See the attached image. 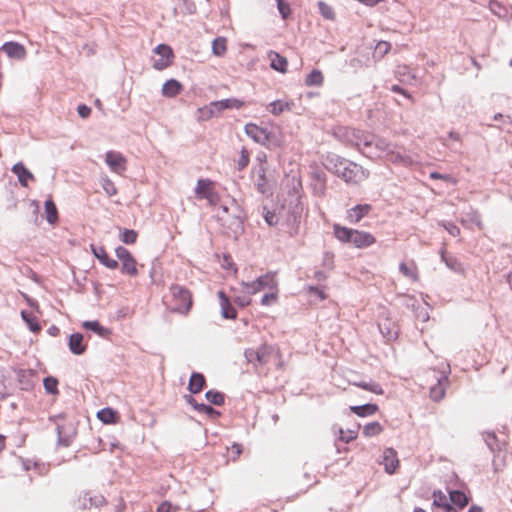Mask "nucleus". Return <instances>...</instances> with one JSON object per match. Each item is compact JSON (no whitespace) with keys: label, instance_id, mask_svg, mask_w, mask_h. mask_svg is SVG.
<instances>
[{"label":"nucleus","instance_id":"obj_14","mask_svg":"<svg viewBox=\"0 0 512 512\" xmlns=\"http://www.w3.org/2000/svg\"><path fill=\"white\" fill-rule=\"evenodd\" d=\"M378 328L383 337L388 341L395 340L398 337V326L389 318L381 319L378 323Z\"/></svg>","mask_w":512,"mask_h":512},{"label":"nucleus","instance_id":"obj_64","mask_svg":"<svg viewBox=\"0 0 512 512\" xmlns=\"http://www.w3.org/2000/svg\"><path fill=\"white\" fill-rule=\"evenodd\" d=\"M77 112L81 118H88L91 114V108L86 104H80L77 107Z\"/></svg>","mask_w":512,"mask_h":512},{"label":"nucleus","instance_id":"obj_35","mask_svg":"<svg viewBox=\"0 0 512 512\" xmlns=\"http://www.w3.org/2000/svg\"><path fill=\"white\" fill-rule=\"evenodd\" d=\"M45 213H46V220L49 224H56L58 222V210L57 207L52 199H47L45 201Z\"/></svg>","mask_w":512,"mask_h":512},{"label":"nucleus","instance_id":"obj_57","mask_svg":"<svg viewBox=\"0 0 512 512\" xmlns=\"http://www.w3.org/2000/svg\"><path fill=\"white\" fill-rule=\"evenodd\" d=\"M264 220L269 226H274L278 223V217L275 212H272L264 207L263 213Z\"/></svg>","mask_w":512,"mask_h":512},{"label":"nucleus","instance_id":"obj_1","mask_svg":"<svg viewBox=\"0 0 512 512\" xmlns=\"http://www.w3.org/2000/svg\"><path fill=\"white\" fill-rule=\"evenodd\" d=\"M326 161L328 168L346 183L356 184L368 176L361 165L341 156L332 154L327 156Z\"/></svg>","mask_w":512,"mask_h":512},{"label":"nucleus","instance_id":"obj_41","mask_svg":"<svg viewBox=\"0 0 512 512\" xmlns=\"http://www.w3.org/2000/svg\"><path fill=\"white\" fill-rule=\"evenodd\" d=\"M121 272L123 274H127L129 276L135 277L138 274L137 270V262L135 258L132 256L129 259H126L125 261L121 262Z\"/></svg>","mask_w":512,"mask_h":512},{"label":"nucleus","instance_id":"obj_30","mask_svg":"<svg viewBox=\"0 0 512 512\" xmlns=\"http://www.w3.org/2000/svg\"><path fill=\"white\" fill-rule=\"evenodd\" d=\"M448 381L446 376H443L438 379L437 383L433 385L430 388V398L435 401L439 402L442 400L445 396V383Z\"/></svg>","mask_w":512,"mask_h":512},{"label":"nucleus","instance_id":"obj_10","mask_svg":"<svg viewBox=\"0 0 512 512\" xmlns=\"http://www.w3.org/2000/svg\"><path fill=\"white\" fill-rule=\"evenodd\" d=\"M244 130L246 135L258 144L266 145L270 140V133L268 130L254 123H247Z\"/></svg>","mask_w":512,"mask_h":512},{"label":"nucleus","instance_id":"obj_15","mask_svg":"<svg viewBox=\"0 0 512 512\" xmlns=\"http://www.w3.org/2000/svg\"><path fill=\"white\" fill-rule=\"evenodd\" d=\"M346 136L348 141L356 147L363 155L366 154L367 148L364 147V138L370 137L371 135L366 134L361 130L347 129Z\"/></svg>","mask_w":512,"mask_h":512},{"label":"nucleus","instance_id":"obj_45","mask_svg":"<svg viewBox=\"0 0 512 512\" xmlns=\"http://www.w3.org/2000/svg\"><path fill=\"white\" fill-rule=\"evenodd\" d=\"M101 186L108 197H112L117 194V188L114 182L108 176L101 178Z\"/></svg>","mask_w":512,"mask_h":512},{"label":"nucleus","instance_id":"obj_55","mask_svg":"<svg viewBox=\"0 0 512 512\" xmlns=\"http://www.w3.org/2000/svg\"><path fill=\"white\" fill-rule=\"evenodd\" d=\"M489 8L492 11V13H494L498 17L505 16V13H506L505 8L498 1L491 0L489 3Z\"/></svg>","mask_w":512,"mask_h":512},{"label":"nucleus","instance_id":"obj_6","mask_svg":"<svg viewBox=\"0 0 512 512\" xmlns=\"http://www.w3.org/2000/svg\"><path fill=\"white\" fill-rule=\"evenodd\" d=\"M273 348L270 345L263 344L258 349L248 348L244 351V356L249 364L253 365L256 372L259 368L266 365L270 361Z\"/></svg>","mask_w":512,"mask_h":512},{"label":"nucleus","instance_id":"obj_26","mask_svg":"<svg viewBox=\"0 0 512 512\" xmlns=\"http://www.w3.org/2000/svg\"><path fill=\"white\" fill-rule=\"evenodd\" d=\"M64 418H65L64 414H58V415L51 416L49 418V420L55 422L57 425L56 431H57V436H58V443L62 446L68 447L71 444V437L69 435H66V433L64 431V426H61L58 423L59 419H64Z\"/></svg>","mask_w":512,"mask_h":512},{"label":"nucleus","instance_id":"obj_9","mask_svg":"<svg viewBox=\"0 0 512 512\" xmlns=\"http://www.w3.org/2000/svg\"><path fill=\"white\" fill-rule=\"evenodd\" d=\"M105 162L112 172L122 174L127 169L126 158L118 151H108L105 154Z\"/></svg>","mask_w":512,"mask_h":512},{"label":"nucleus","instance_id":"obj_27","mask_svg":"<svg viewBox=\"0 0 512 512\" xmlns=\"http://www.w3.org/2000/svg\"><path fill=\"white\" fill-rule=\"evenodd\" d=\"M268 57L271 61L270 66L272 69L281 73L287 71L288 61L285 57L275 51H270Z\"/></svg>","mask_w":512,"mask_h":512},{"label":"nucleus","instance_id":"obj_25","mask_svg":"<svg viewBox=\"0 0 512 512\" xmlns=\"http://www.w3.org/2000/svg\"><path fill=\"white\" fill-rule=\"evenodd\" d=\"M182 90L183 85L176 79H169L162 86V94L167 98L176 97Z\"/></svg>","mask_w":512,"mask_h":512},{"label":"nucleus","instance_id":"obj_38","mask_svg":"<svg viewBox=\"0 0 512 512\" xmlns=\"http://www.w3.org/2000/svg\"><path fill=\"white\" fill-rule=\"evenodd\" d=\"M399 271L413 282L419 280L418 271L416 265L412 262L411 265H407L405 262L399 264Z\"/></svg>","mask_w":512,"mask_h":512},{"label":"nucleus","instance_id":"obj_62","mask_svg":"<svg viewBox=\"0 0 512 512\" xmlns=\"http://www.w3.org/2000/svg\"><path fill=\"white\" fill-rule=\"evenodd\" d=\"M177 511H178V508L173 507L172 504L167 501L161 503L156 510V512H177Z\"/></svg>","mask_w":512,"mask_h":512},{"label":"nucleus","instance_id":"obj_29","mask_svg":"<svg viewBox=\"0 0 512 512\" xmlns=\"http://www.w3.org/2000/svg\"><path fill=\"white\" fill-rule=\"evenodd\" d=\"M441 260L446 264V266L456 272L463 274L464 273V267L463 264L459 261L458 258H456L453 255H449L445 252V250H441Z\"/></svg>","mask_w":512,"mask_h":512},{"label":"nucleus","instance_id":"obj_8","mask_svg":"<svg viewBox=\"0 0 512 512\" xmlns=\"http://www.w3.org/2000/svg\"><path fill=\"white\" fill-rule=\"evenodd\" d=\"M154 52L160 55V58L154 60L153 67L158 70H164L169 67L174 57L172 49L166 44H159Z\"/></svg>","mask_w":512,"mask_h":512},{"label":"nucleus","instance_id":"obj_20","mask_svg":"<svg viewBox=\"0 0 512 512\" xmlns=\"http://www.w3.org/2000/svg\"><path fill=\"white\" fill-rule=\"evenodd\" d=\"M385 159L388 162H391L393 164L402 165L405 167H409L413 165L414 161L409 155H405L401 153L400 151H396L395 148H391V150L386 155Z\"/></svg>","mask_w":512,"mask_h":512},{"label":"nucleus","instance_id":"obj_11","mask_svg":"<svg viewBox=\"0 0 512 512\" xmlns=\"http://www.w3.org/2000/svg\"><path fill=\"white\" fill-rule=\"evenodd\" d=\"M19 387L23 391H30L34 388L37 376L31 369H18L16 371Z\"/></svg>","mask_w":512,"mask_h":512},{"label":"nucleus","instance_id":"obj_42","mask_svg":"<svg viewBox=\"0 0 512 512\" xmlns=\"http://www.w3.org/2000/svg\"><path fill=\"white\" fill-rule=\"evenodd\" d=\"M208 402L216 406H222L225 403V395L216 390H209L205 393Z\"/></svg>","mask_w":512,"mask_h":512},{"label":"nucleus","instance_id":"obj_53","mask_svg":"<svg viewBox=\"0 0 512 512\" xmlns=\"http://www.w3.org/2000/svg\"><path fill=\"white\" fill-rule=\"evenodd\" d=\"M278 11L282 19L286 20L291 14V8L288 2L285 0H276Z\"/></svg>","mask_w":512,"mask_h":512},{"label":"nucleus","instance_id":"obj_33","mask_svg":"<svg viewBox=\"0 0 512 512\" xmlns=\"http://www.w3.org/2000/svg\"><path fill=\"white\" fill-rule=\"evenodd\" d=\"M351 411L359 417L374 415L378 411L376 404L367 403L364 405L352 406Z\"/></svg>","mask_w":512,"mask_h":512},{"label":"nucleus","instance_id":"obj_31","mask_svg":"<svg viewBox=\"0 0 512 512\" xmlns=\"http://www.w3.org/2000/svg\"><path fill=\"white\" fill-rule=\"evenodd\" d=\"M449 500L450 502L457 506L459 509H463L469 503V498L466 494L460 490H451L449 491Z\"/></svg>","mask_w":512,"mask_h":512},{"label":"nucleus","instance_id":"obj_43","mask_svg":"<svg viewBox=\"0 0 512 512\" xmlns=\"http://www.w3.org/2000/svg\"><path fill=\"white\" fill-rule=\"evenodd\" d=\"M383 431L382 425L377 422H370L363 427V435L365 437H372L379 435Z\"/></svg>","mask_w":512,"mask_h":512},{"label":"nucleus","instance_id":"obj_17","mask_svg":"<svg viewBox=\"0 0 512 512\" xmlns=\"http://www.w3.org/2000/svg\"><path fill=\"white\" fill-rule=\"evenodd\" d=\"M327 177L323 171H314L312 173V190L314 195L322 197L325 195Z\"/></svg>","mask_w":512,"mask_h":512},{"label":"nucleus","instance_id":"obj_24","mask_svg":"<svg viewBox=\"0 0 512 512\" xmlns=\"http://www.w3.org/2000/svg\"><path fill=\"white\" fill-rule=\"evenodd\" d=\"M68 346L70 351L75 355H82L87 349V346L83 344V335L78 332L70 335Z\"/></svg>","mask_w":512,"mask_h":512},{"label":"nucleus","instance_id":"obj_50","mask_svg":"<svg viewBox=\"0 0 512 512\" xmlns=\"http://www.w3.org/2000/svg\"><path fill=\"white\" fill-rule=\"evenodd\" d=\"M196 411L207 415L211 419L218 418L221 415L220 412L217 411L216 409H214L212 406L204 404V403H200L198 405Z\"/></svg>","mask_w":512,"mask_h":512},{"label":"nucleus","instance_id":"obj_37","mask_svg":"<svg viewBox=\"0 0 512 512\" xmlns=\"http://www.w3.org/2000/svg\"><path fill=\"white\" fill-rule=\"evenodd\" d=\"M324 76L322 72L318 69H313L305 78V85L308 87L317 86L320 87L323 85Z\"/></svg>","mask_w":512,"mask_h":512},{"label":"nucleus","instance_id":"obj_51","mask_svg":"<svg viewBox=\"0 0 512 512\" xmlns=\"http://www.w3.org/2000/svg\"><path fill=\"white\" fill-rule=\"evenodd\" d=\"M249 161H250V153L245 147H243L240 152V157L237 161V169L239 171L245 169L248 166Z\"/></svg>","mask_w":512,"mask_h":512},{"label":"nucleus","instance_id":"obj_22","mask_svg":"<svg viewBox=\"0 0 512 512\" xmlns=\"http://www.w3.org/2000/svg\"><path fill=\"white\" fill-rule=\"evenodd\" d=\"M206 386V378L202 373L198 372H192L189 383H188V390L191 394H198L200 393L204 387Z\"/></svg>","mask_w":512,"mask_h":512},{"label":"nucleus","instance_id":"obj_44","mask_svg":"<svg viewBox=\"0 0 512 512\" xmlns=\"http://www.w3.org/2000/svg\"><path fill=\"white\" fill-rule=\"evenodd\" d=\"M227 40L224 37H217L212 42V52L216 56H223L226 52Z\"/></svg>","mask_w":512,"mask_h":512},{"label":"nucleus","instance_id":"obj_47","mask_svg":"<svg viewBox=\"0 0 512 512\" xmlns=\"http://www.w3.org/2000/svg\"><path fill=\"white\" fill-rule=\"evenodd\" d=\"M138 233L133 229H123L120 234V240L127 245L134 244L137 240Z\"/></svg>","mask_w":512,"mask_h":512},{"label":"nucleus","instance_id":"obj_58","mask_svg":"<svg viewBox=\"0 0 512 512\" xmlns=\"http://www.w3.org/2000/svg\"><path fill=\"white\" fill-rule=\"evenodd\" d=\"M443 228L453 237L460 235V228L452 222H442Z\"/></svg>","mask_w":512,"mask_h":512},{"label":"nucleus","instance_id":"obj_32","mask_svg":"<svg viewBox=\"0 0 512 512\" xmlns=\"http://www.w3.org/2000/svg\"><path fill=\"white\" fill-rule=\"evenodd\" d=\"M293 106H294L293 102H285L282 100H275L268 105V111L271 114L278 116L286 110L290 111L293 108Z\"/></svg>","mask_w":512,"mask_h":512},{"label":"nucleus","instance_id":"obj_56","mask_svg":"<svg viewBox=\"0 0 512 512\" xmlns=\"http://www.w3.org/2000/svg\"><path fill=\"white\" fill-rule=\"evenodd\" d=\"M212 182L208 179H199L197 181V186L195 188V193L197 195H203L205 191L210 187Z\"/></svg>","mask_w":512,"mask_h":512},{"label":"nucleus","instance_id":"obj_13","mask_svg":"<svg viewBox=\"0 0 512 512\" xmlns=\"http://www.w3.org/2000/svg\"><path fill=\"white\" fill-rule=\"evenodd\" d=\"M380 464L384 465V469L388 474H393L399 465L397 452L393 448H386L383 451L382 460Z\"/></svg>","mask_w":512,"mask_h":512},{"label":"nucleus","instance_id":"obj_4","mask_svg":"<svg viewBox=\"0 0 512 512\" xmlns=\"http://www.w3.org/2000/svg\"><path fill=\"white\" fill-rule=\"evenodd\" d=\"M364 147L367 148L365 156L373 157H386L391 148H396L394 144L384 138L371 135L364 138Z\"/></svg>","mask_w":512,"mask_h":512},{"label":"nucleus","instance_id":"obj_23","mask_svg":"<svg viewBox=\"0 0 512 512\" xmlns=\"http://www.w3.org/2000/svg\"><path fill=\"white\" fill-rule=\"evenodd\" d=\"M12 172L17 175L18 181L23 187L28 186V180H33L34 175L24 166L22 162L13 165Z\"/></svg>","mask_w":512,"mask_h":512},{"label":"nucleus","instance_id":"obj_12","mask_svg":"<svg viewBox=\"0 0 512 512\" xmlns=\"http://www.w3.org/2000/svg\"><path fill=\"white\" fill-rule=\"evenodd\" d=\"M1 50L5 52L9 58L15 60H24L27 55L25 47L22 44L14 41L5 42L2 45Z\"/></svg>","mask_w":512,"mask_h":512},{"label":"nucleus","instance_id":"obj_46","mask_svg":"<svg viewBox=\"0 0 512 512\" xmlns=\"http://www.w3.org/2000/svg\"><path fill=\"white\" fill-rule=\"evenodd\" d=\"M44 388L48 394L56 395L58 391V380L52 376H48L43 380Z\"/></svg>","mask_w":512,"mask_h":512},{"label":"nucleus","instance_id":"obj_36","mask_svg":"<svg viewBox=\"0 0 512 512\" xmlns=\"http://www.w3.org/2000/svg\"><path fill=\"white\" fill-rule=\"evenodd\" d=\"M97 417L104 424H113L118 419V413L114 409L106 407L97 413Z\"/></svg>","mask_w":512,"mask_h":512},{"label":"nucleus","instance_id":"obj_48","mask_svg":"<svg viewBox=\"0 0 512 512\" xmlns=\"http://www.w3.org/2000/svg\"><path fill=\"white\" fill-rule=\"evenodd\" d=\"M318 8H319V12L323 16V18L328 19V20L335 19L334 9L330 5L325 3L324 1L318 2Z\"/></svg>","mask_w":512,"mask_h":512},{"label":"nucleus","instance_id":"obj_28","mask_svg":"<svg viewBox=\"0 0 512 512\" xmlns=\"http://www.w3.org/2000/svg\"><path fill=\"white\" fill-rule=\"evenodd\" d=\"M82 327L85 330L93 331L98 336H100V337H102L104 339L109 338V336L111 335V330L109 328H106V327L102 326L99 323V321H97V320H94V321H84L82 323Z\"/></svg>","mask_w":512,"mask_h":512},{"label":"nucleus","instance_id":"obj_18","mask_svg":"<svg viewBox=\"0 0 512 512\" xmlns=\"http://www.w3.org/2000/svg\"><path fill=\"white\" fill-rule=\"evenodd\" d=\"M483 438L487 447L494 455L502 452L506 448V442L499 440L494 432H485Z\"/></svg>","mask_w":512,"mask_h":512},{"label":"nucleus","instance_id":"obj_49","mask_svg":"<svg viewBox=\"0 0 512 512\" xmlns=\"http://www.w3.org/2000/svg\"><path fill=\"white\" fill-rule=\"evenodd\" d=\"M355 385L364 390L370 391V392L378 394V395L383 394V389L381 388V386L374 381L359 382V383H355Z\"/></svg>","mask_w":512,"mask_h":512},{"label":"nucleus","instance_id":"obj_60","mask_svg":"<svg viewBox=\"0 0 512 512\" xmlns=\"http://www.w3.org/2000/svg\"><path fill=\"white\" fill-rule=\"evenodd\" d=\"M107 504V500L103 495H95L91 496V499H89V505H92L94 507H102Z\"/></svg>","mask_w":512,"mask_h":512},{"label":"nucleus","instance_id":"obj_63","mask_svg":"<svg viewBox=\"0 0 512 512\" xmlns=\"http://www.w3.org/2000/svg\"><path fill=\"white\" fill-rule=\"evenodd\" d=\"M89 499H91V496L89 493H84L80 498H79V507L80 509L82 510H86V509H89L92 507V505H89Z\"/></svg>","mask_w":512,"mask_h":512},{"label":"nucleus","instance_id":"obj_16","mask_svg":"<svg viewBox=\"0 0 512 512\" xmlns=\"http://www.w3.org/2000/svg\"><path fill=\"white\" fill-rule=\"evenodd\" d=\"M372 210L370 204H358L347 211V219L350 223H358Z\"/></svg>","mask_w":512,"mask_h":512},{"label":"nucleus","instance_id":"obj_3","mask_svg":"<svg viewBox=\"0 0 512 512\" xmlns=\"http://www.w3.org/2000/svg\"><path fill=\"white\" fill-rule=\"evenodd\" d=\"M170 292L173 300L171 311L180 314H187L193 305L191 292L184 286L178 284H173L170 287Z\"/></svg>","mask_w":512,"mask_h":512},{"label":"nucleus","instance_id":"obj_5","mask_svg":"<svg viewBox=\"0 0 512 512\" xmlns=\"http://www.w3.org/2000/svg\"><path fill=\"white\" fill-rule=\"evenodd\" d=\"M241 285L244 287L246 293L254 295L264 289L276 290L278 282L276 274L274 272H268L259 276L252 282H242Z\"/></svg>","mask_w":512,"mask_h":512},{"label":"nucleus","instance_id":"obj_19","mask_svg":"<svg viewBox=\"0 0 512 512\" xmlns=\"http://www.w3.org/2000/svg\"><path fill=\"white\" fill-rule=\"evenodd\" d=\"M218 298L220 301L222 317L225 319H235L237 317V311L230 303L227 295L223 291H219Z\"/></svg>","mask_w":512,"mask_h":512},{"label":"nucleus","instance_id":"obj_39","mask_svg":"<svg viewBox=\"0 0 512 512\" xmlns=\"http://www.w3.org/2000/svg\"><path fill=\"white\" fill-rule=\"evenodd\" d=\"M95 258H97L103 266L109 269H116L119 265L118 261L108 256L104 247H99L98 254Z\"/></svg>","mask_w":512,"mask_h":512},{"label":"nucleus","instance_id":"obj_52","mask_svg":"<svg viewBox=\"0 0 512 512\" xmlns=\"http://www.w3.org/2000/svg\"><path fill=\"white\" fill-rule=\"evenodd\" d=\"M278 299V288L276 290H270L269 293H266L261 298V305L263 306H270L271 304L275 303Z\"/></svg>","mask_w":512,"mask_h":512},{"label":"nucleus","instance_id":"obj_2","mask_svg":"<svg viewBox=\"0 0 512 512\" xmlns=\"http://www.w3.org/2000/svg\"><path fill=\"white\" fill-rule=\"evenodd\" d=\"M333 232L340 242L353 244L359 249L369 247L376 241L375 237L369 232L347 228L339 224L333 225Z\"/></svg>","mask_w":512,"mask_h":512},{"label":"nucleus","instance_id":"obj_34","mask_svg":"<svg viewBox=\"0 0 512 512\" xmlns=\"http://www.w3.org/2000/svg\"><path fill=\"white\" fill-rule=\"evenodd\" d=\"M267 184L268 180L266 178V169L264 168V166L261 165L257 169V178L255 180V186L257 191L263 195L266 194L268 191Z\"/></svg>","mask_w":512,"mask_h":512},{"label":"nucleus","instance_id":"obj_54","mask_svg":"<svg viewBox=\"0 0 512 512\" xmlns=\"http://www.w3.org/2000/svg\"><path fill=\"white\" fill-rule=\"evenodd\" d=\"M432 496H433V505L436 507H439V508L444 506L449 501L448 498L446 497V495L440 490L434 491Z\"/></svg>","mask_w":512,"mask_h":512},{"label":"nucleus","instance_id":"obj_21","mask_svg":"<svg viewBox=\"0 0 512 512\" xmlns=\"http://www.w3.org/2000/svg\"><path fill=\"white\" fill-rule=\"evenodd\" d=\"M301 215H302V207H300L299 205H296L293 208L291 214L287 218V224L289 226L288 233L291 236L298 234L299 225L301 222Z\"/></svg>","mask_w":512,"mask_h":512},{"label":"nucleus","instance_id":"obj_7","mask_svg":"<svg viewBox=\"0 0 512 512\" xmlns=\"http://www.w3.org/2000/svg\"><path fill=\"white\" fill-rule=\"evenodd\" d=\"M244 106V102L236 98L222 99L219 101H213L208 106L200 109L203 114V119H210L215 115L220 114L226 109H240Z\"/></svg>","mask_w":512,"mask_h":512},{"label":"nucleus","instance_id":"obj_59","mask_svg":"<svg viewBox=\"0 0 512 512\" xmlns=\"http://www.w3.org/2000/svg\"><path fill=\"white\" fill-rule=\"evenodd\" d=\"M115 254L117 256V258L123 262L125 261L126 259H129L131 258L133 255L130 253V251L128 249H126L125 247L123 246H118L116 249H115Z\"/></svg>","mask_w":512,"mask_h":512},{"label":"nucleus","instance_id":"obj_61","mask_svg":"<svg viewBox=\"0 0 512 512\" xmlns=\"http://www.w3.org/2000/svg\"><path fill=\"white\" fill-rule=\"evenodd\" d=\"M357 437V433L353 430H349L347 433H344L342 429H340V437L339 439L345 443H349Z\"/></svg>","mask_w":512,"mask_h":512},{"label":"nucleus","instance_id":"obj_40","mask_svg":"<svg viewBox=\"0 0 512 512\" xmlns=\"http://www.w3.org/2000/svg\"><path fill=\"white\" fill-rule=\"evenodd\" d=\"M21 317L24 322L28 325L29 329L33 333H37L41 330V326L37 321V318L31 312L25 310L21 311Z\"/></svg>","mask_w":512,"mask_h":512}]
</instances>
